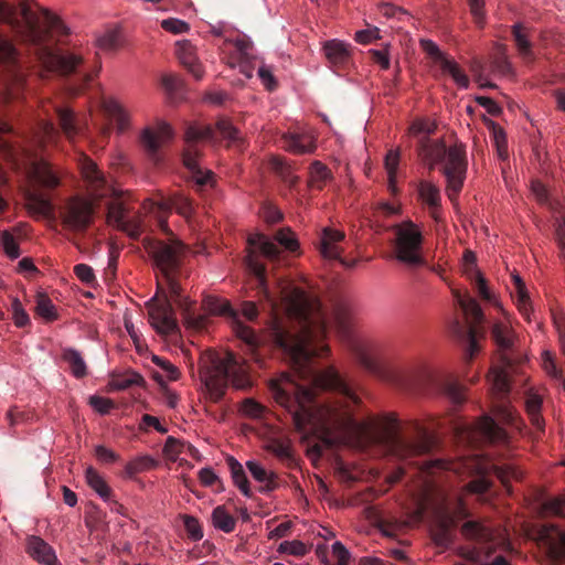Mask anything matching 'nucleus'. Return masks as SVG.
<instances>
[{
    "mask_svg": "<svg viewBox=\"0 0 565 565\" xmlns=\"http://www.w3.org/2000/svg\"><path fill=\"white\" fill-rule=\"evenodd\" d=\"M161 28L172 34L186 33L190 30L189 24L178 18H168L161 21Z\"/></svg>",
    "mask_w": 565,
    "mask_h": 565,
    "instance_id": "obj_62",
    "label": "nucleus"
},
{
    "mask_svg": "<svg viewBox=\"0 0 565 565\" xmlns=\"http://www.w3.org/2000/svg\"><path fill=\"white\" fill-rule=\"evenodd\" d=\"M88 404L100 415L108 414L115 406L110 398L99 395H92L88 398Z\"/></svg>",
    "mask_w": 565,
    "mask_h": 565,
    "instance_id": "obj_63",
    "label": "nucleus"
},
{
    "mask_svg": "<svg viewBox=\"0 0 565 565\" xmlns=\"http://www.w3.org/2000/svg\"><path fill=\"white\" fill-rule=\"evenodd\" d=\"M323 52L332 65H341L350 58V45L338 39L328 40L323 43Z\"/></svg>",
    "mask_w": 565,
    "mask_h": 565,
    "instance_id": "obj_31",
    "label": "nucleus"
},
{
    "mask_svg": "<svg viewBox=\"0 0 565 565\" xmlns=\"http://www.w3.org/2000/svg\"><path fill=\"white\" fill-rule=\"evenodd\" d=\"M418 194L423 202L431 209L438 207L440 204V191L429 181H422L418 185Z\"/></svg>",
    "mask_w": 565,
    "mask_h": 565,
    "instance_id": "obj_46",
    "label": "nucleus"
},
{
    "mask_svg": "<svg viewBox=\"0 0 565 565\" xmlns=\"http://www.w3.org/2000/svg\"><path fill=\"white\" fill-rule=\"evenodd\" d=\"M143 210L147 213L153 214L159 223L162 231L168 232V225L166 223V215L171 211L175 210L177 213L184 217H190L193 212V206L188 198L182 194H174L168 200L161 202H154L147 200L143 202Z\"/></svg>",
    "mask_w": 565,
    "mask_h": 565,
    "instance_id": "obj_16",
    "label": "nucleus"
},
{
    "mask_svg": "<svg viewBox=\"0 0 565 565\" xmlns=\"http://www.w3.org/2000/svg\"><path fill=\"white\" fill-rule=\"evenodd\" d=\"M12 307V318L14 324L19 328H23L30 322L29 315L23 309L21 301L18 298H14L11 303Z\"/></svg>",
    "mask_w": 565,
    "mask_h": 565,
    "instance_id": "obj_64",
    "label": "nucleus"
},
{
    "mask_svg": "<svg viewBox=\"0 0 565 565\" xmlns=\"http://www.w3.org/2000/svg\"><path fill=\"white\" fill-rule=\"evenodd\" d=\"M183 524L190 540L198 542L203 539V530L199 520L191 515H183Z\"/></svg>",
    "mask_w": 565,
    "mask_h": 565,
    "instance_id": "obj_58",
    "label": "nucleus"
},
{
    "mask_svg": "<svg viewBox=\"0 0 565 565\" xmlns=\"http://www.w3.org/2000/svg\"><path fill=\"white\" fill-rule=\"evenodd\" d=\"M552 319L554 328L558 335V342L562 353L565 355V311L562 308L553 309Z\"/></svg>",
    "mask_w": 565,
    "mask_h": 565,
    "instance_id": "obj_53",
    "label": "nucleus"
},
{
    "mask_svg": "<svg viewBox=\"0 0 565 565\" xmlns=\"http://www.w3.org/2000/svg\"><path fill=\"white\" fill-rule=\"evenodd\" d=\"M21 17L29 38L34 43H41L44 40L45 33L50 31L67 32L63 22L46 9H42L36 13L29 4L23 3L21 6Z\"/></svg>",
    "mask_w": 565,
    "mask_h": 565,
    "instance_id": "obj_11",
    "label": "nucleus"
},
{
    "mask_svg": "<svg viewBox=\"0 0 565 565\" xmlns=\"http://www.w3.org/2000/svg\"><path fill=\"white\" fill-rule=\"evenodd\" d=\"M246 266L257 279L258 288L273 308L282 307L290 316L302 323L298 334H291L280 324L271 328L273 341L290 358L299 377L310 381L321 390L338 392L339 401L317 404L311 390L299 384L290 374L280 373L269 381V391L277 405L287 411L299 431L339 430L358 431L370 435L374 443L398 460L415 463L413 459L431 448L430 438L420 431L416 438L398 433V419L394 414L383 416L372 423L359 424L353 417L354 408L360 404L359 396L341 379L333 367L317 371L312 365L313 356H321L328 347L321 343L326 333V323L315 317L318 303L301 289L284 278H277V291L271 292L266 280V269L254 252H248Z\"/></svg>",
    "mask_w": 565,
    "mask_h": 565,
    "instance_id": "obj_1",
    "label": "nucleus"
},
{
    "mask_svg": "<svg viewBox=\"0 0 565 565\" xmlns=\"http://www.w3.org/2000/svg\"><path fill=\"white\" fill-rule=\"evenodd\" d=\"M216 129L230 142H237L242 139L241 132L233 126L230 119H220L216 124Z\"/></svg>",
    "mask_w": 565,
    "mask_h": 565,
    "instance_id": "obj_56",
    "label": "nucleus"
},
{
    "mask_svg": "<svg viewBox=\"0 0 565 565\" xmlns=\"http://www.w3.org/2000/svg\"><path fill=\"white\" fill-rule=\"evenodd\" d=\"M276 242L289 252H295L299 247L296 235L289 227L279 230L274 238L262 233H255L248 237V244L257 247L269 259H275L279 255V247Z\"/></svg>",
    "mask_w": 565,
    "mask_h": 565,
    "instance_id": "obj_13",
    "label": "nucleus"
},
{
    "mask_svg": "<svg viewBox=\"0 0 565 565\" xmlns=\"http://www.w3.org/2000/svg\"><path fill=\"white\" fill-rule=\"evenodd\" d=\"M270 168L288 184L294 185L298 178L291 168L279 157H273L269 161Z\"/></svg>",
    "mask_w": 565,
    "mask_h": 565,
    "instance_id": "obj_49",
    "label": "nucleus"
},
{
    "mask_svg": "<svg viewBox=\"0 0 565 565\" xmlns=\"http://www.w3.org/2000/svg\"><path fill=\"white\" fill-rule=\"evenodd\" d=\"M95 210L93 202L73 196L61 207L60 216L65 230L71 232H84L93 223Z\"/></svg>",
    "mask_w": 565,
    "mask_h": 565,
    "instance_id": "obj_12",
    "label": "nucleus"
},
{
    "mask_svg": "<svg viewBox=\"0 0 565 565\" xmlns=\"http://www.w3.org/2000/svg\"><path fill=\"white\" fill-rule=\"evenodd\" d=\"M151 360L161 370V373H159V372L153 373V379L160 385H163L166 382H169V381H177L179 379L180 371L170 361H168L159 355H152Z\"/></svg>",
    "mask_w": 565,
    "mask_h": 565,
    "instance_id": "obj_38",
    "label": "nucleus"
},
{
    "mask_svg": "<svg viewBox=\"0 0 565 565\" xmlns=\"http://www.w3.org/2000/svg\"><path fill=\"white\" fill-rule=\"evenodd\" d=\"M282 147L294 153H311L316 149L315 139L309 134H288L282 137Z\"/></svg>",
    "mask_w": 565,
    "mask_h": 565,
    "instance_id": "obj_29",
    "label": "nucleus"
},
{
    "mask_svg": "<svg viewBox=\"0 0 565 565\" xmlns=\"http://www.w3.org/2000/svg\"><path fill=\"white\" fill-rule=\"evenodd\" d=\"M542 398L539 394L530 391L525 399L526 413L532 425L540 431L544 428V419L541 417Z\"/></svg>",
    "mask_w": 565,
    "mask_h": 565,
    "instance_id": "obj_40",
    "label": "nucleus"
},
{
    "mask_svg": "<svg viewBox=\"0 0 565 565\" xmlns=\"http://www.w3.org/2000/svg\"><path fill=\"white\" fill-rule=\"evenodd\" d=\"M345 234L333 227H324L320 233L319 250L323 258L329 260L340 259L343 248L341 243L344 241Z\"/></svg>",
    "mask_w": 565,
    "mask_h": 565,
    "instance_id": "obj_23",
    "label": "nucleus"
},
{
    "mask_svg": "<svg viewBox=\"0 0 565 565\" xmlns=\"http://www.w3.org/2000/svg\"><path fill=\"white\" fill-rule=\"evenodd\" d=\"M145 246L151 255L157 269L164 278L170 292L179 296L181 287L175 278V273L186 253L185 245L173 237L168 242L148 238Z\"/></svg>",
    "mask_w": 565,
    "mask_h": 565,
    "instance_id": "obj_6",
    "label": "nucleus"
},
{
    "mask_svg": "<svg viewBox=\"0 0 565 565\" xmlns=\"http://www.w3.org/2000/svg\"><path fill=\"white\" fill-rule=\"evenodd\" d=\"M177 297L179 298L178 305L182 310L185 327L195 331L204 329L206 327L207 317L203 313L195 312L192 308L193 302L188 297L181 296L180 292Z\"/></svg>",
    "mask_w": 565,
    "mask_h": 565,
    "instance_id": "obj_28",
    "label": "nucleus"
},
{
    "mask_svg": "<svg viewBox=\"0 0 565 565\" xmlns=\"http://www.w3.org/2000/svg\"><path fill=\"white\" fill-rule=\"evenodd\" d=\"M462 535L469 540L476 541L481 548L486 551V555L481 556L479 550L473 548L467 553V558L476 565H510L503 556H497L492 562L488 558L494 550L490 543L494 539V533L488 526L477 522L467 521L461 527Z\"/></svg>",
    "mask_w": 565,
    "mask_h": 565,
    "instance_id": "obj_10",
    "label": "nucleus"
},
{
    "mask_svg": "<svg viewBox=\"0 0 565 565\" xmlns=\"http://www.w3.org/2000/svg\"><path fill=\"white\" fill-rule=\"evenodd\" d=\"M85 479L87 484L96 492V494L104 500L109 502L111 499V489L105 481V479L93 468L88 467L85 471Z\"/></svg>",
    "mask_w": 565,
    "mask_h": 565,
    "instance_id": "obj_37",
    "label": "nucleus"
},
{
    "mask_svg": "<svg viewBox=\"0 0 565 565\" xmlns=\"http://www.w3.org/2000/svg\"><path fill=\"white\" fill-rule=\"evenodd\" d=\"M105 114L117 122L118 129L122 131L129 125V114L122 105L115 98H107L103 102Z\"/></svg>",
    "mask_w": 565,
    "mask_h": 565,
    "instance_id": "obj_34",
    "label": "nucleus"
},
{
    "mask_svg": "<svg viewBox=\"0 0 565 565\" xmlns=\"http://www.w3.org/2000/svg\"><path fill=\"white\" fill-rule=\"evenodd\" d=\"M330 178V170L320 161H315L310 167V182L313 186L321 188Z\"/></svg>",
    "mask_w": 565,
    "mask_h": 565,
    "instance_id": "obj_51",
    "label": "nucleus"
},
{
    "mask_svg": "<svg viewBox=\"0 0 565 565\" xmlns=\"http://www.w3.org/2000/svg\"><path fill=\"white\" fill-rule=\"evenodd\" d=\"M420 159L429 170L443 164V172L447 179V195L455 201L462 189L467 172L465 147L455 143L446 147L443 139L431 141L424 139L420 147Z\"/></svg>",
    "mask_w": 565,
    "mask_h": 565,
    "instance_id": "obj_4",
    "label": "nucleus"
},
{
    "mask_svg": "<svg viewBox=\"0 0 565 565\" xmlns=\"http://www.w3.org/2000/svg\"><path fill=\"white\" fill-rule=\"evenodd\" d=\"M177 56L180 63L188 70V72L196 79L200 81L204 76V70L200 63L195 47L188 40L177 42Z\"/></svg>",
    "mask_w": 565,
    "mask_h": 565,
    "instance_id": "obj_24",
    "label": "nucleus"
},
{
    "mask_svg": "<svg viewBox=\"0 0 565 565\" xmlns=\"http://www.w3.org/2000/svg\"><path fill=\"white\" fill-rule=\"evenodd\" d=\"M29 173L34 182L44 188L53 189L60 184V177L45 159L32 162Z\"/></svg>",
    "mask_w": 565,
    "mask_h": 565,
    "instance_id": "obj_27",
    "label": "nucleus"
},
{
    "mask_svg": "<svg viewBox=\"0 0 565 565\" xmlns=\"http://www.w3.org/2000/svg\"><path fill=\"white\" fill-rule=\"evenodd\" d=\"M492 337L502 352L501 364L493 365L488 375L493 394L492 413L503 423L516 426V414L504 396L510 391V372L513 362L511 352L516 345L518 335L508 321H501L493 324Z\"/></svg>",
    "mask_w": 565,
    "mask_h": 565,
    "instance_id": "obj_3",
    "label": "nucleus"
},
{
    "mask_svg": "<svg viewBox=\"0 0 565 565\" xmlns=\"http://www.w3.org/2000/svg\"><path fill=\"white\" fill-rule=\"evenodd\" d=\"M440 67L452 77L454 82L460 88H468L469 79L454 60L448 58L447 61H444V64Z\"/></svg>",
    "mask_w": 565,
    "mask_h": 565,
    "instance_id": "obj_50",
    "label": "nucleus"
},
{
    "mask_svg": "<svg viewBox=\"0 0 565 565\" xmlns=\"http://www.w3.org/2000/svg\"><path fill=\"white\" fill-rule=\"evenodd\" d=\"M57 116L60 126L70 141H74L75 138L83 132L82 126L77 122L73 111L67 108H58Z\"/></svg>",
    "mask_w": 565,
    "mask_h": 565,
    "instance_id": "obj_35",
    "label": "nucleus"
},
{
    "mask_svg": "<svg viewBox=\"0 0 565 565\" xmlns=\"http://www.w3.org/2000/svg\"><path fill=\"white\" fill-rule=\"evenodd\" d=\"M420 46L424 52L435 62L439 63L440 66L444 64V61L448 60V57L440 51L439 46L431 40L422 39Z\"/></svg>",
    "mask_w": 565,
    "mask_h": 565,
    "instance_id": "obj_61",
    "label": "nucleus"
},
{
    "mask_svg": "<svg viewBox=\"0 0 565 565\" xmlns=\"http://www.w3.org/2000/svg\"><path fill=\"white\" fill-rule=\"evenodd\" d=\"M212 523L215 529L230 533L234 531L236 521L224 507L218 505L212 512Z\"/></svg>",
    "mask_w": 565,
    "mask_h": 565,
    "instance_id": "obj_43",
    "label": "nucleus"
},
{
    "mask_svg": "<svg viewBox=\"0 0 565 565\" xmlns=\"http://www.w3.org/2000/svg\"><path fill=\"white\" fill-rule=\"evenodd\" d=\"M452 296L457 305L461 308L469 324L468 328L465 329L460 322L456 321L452 331L458 339L467 342L466 355L468 359H472L479 351L477 337L479 334V326L484 321V315L477 300L468 294H462L454 289Z\"/></svg>",
    "mask_w": 565,
    "mask_h": 565,
    "instance_id": "obj_7",
    "label": "nucleus"
},
{
    "mask_svg": "<svg viewBox=\"0 0 565 565\" xmlns=\"http://www.w3.org/2000/svg\"><path fill=\"white\" fill-rule=\"evenodd\" d=\"M35 311L45 321H53L57 318V311L52 300L43 292L36 295Z\"/></svg>",
    "mask_w": 565,
    "mask_h": 565,
    "instance_id": "obj_47",
    "label": "nucleus"
},
{
    "mask_svg": "<svg viewBox=\"0 0 565 565\" xmlns=\"http://www.w3.org/2000/svg\"><path fill=\"white\" fill-rule=\"evenodd\" d=\"M511 279L513 282V290L511 294L518 310L527 321H531L532 302L526 285L522 277L515 271L511 274Z\"/></svg>",
    "mask_w": 565,
    "mask_h": 565,
    "instance_id": "obj_26",
    "label": "nucleus"
},
{
    "mask_svg": "<svg viewBox=\"0 0 565 565\" xmlns=\"http://www.w3.org/2000/svg\"><path fill=\"white\" fill-rule=\"evenodd\" d=\"M246 468L255 481L262 484L260 490L271 491L276 488V473L273 470L266 469L260 462L256 460L246 461Z\"/></svg>",
    "mask_w": 565,
    "mask_h": 565,
    "instance_id": "obj_32",
    "label": "nucleus"
},
{
    "mask_svg": "<svg viewBox=\"0 0 565 565\" xmlns=\"http://www.w3.org/2000/svg\"><path fill=\"white\" fill-rule=\"evenodd\" d=\"M467 274L470 276L471 279H475V285H476L478 295L486 301H488L494 306H499L498 299L491 292V290L488 288L487 281H486L484 277L482 276V274L476 269H472L470 274L467 271Z\"/></svg>",
    "mask_w": 565,
    "mask_h": 565,
    "instance_id": "obj_48",
    "label": "nucleus"
},
{
    "mask_svg": "<svg viewBox=\"0 0 565 565\" xmlns=\"http://www.w3.org/2000/svg\"><path fill=\"white\" fill-rule=\"evenodd\" d=\"M200 376L204 394L212 402L222 399L228 382L237 390H246L252 385L245 363L232 352L213 358L210 365L202 367Z\"/></svg>",
    "mask_w": 565,
    "mask_h": 565,
    "instance_id": "obj_5",
    "label": "nucleus"
},
{
    "mask_svg": "<svg viewBox=\"0 0 565 565\" xmlns=\"http://www.w3.org/2000/svg\"><path fill=\"white\" fill-rule=\"evenodd\" d=\"M399 157H401L399 150L393 149L387 152V154L385 157V161H384L385 170L387 173V188L392 194H396L398 191V189H397V170H398V166H399Z\"/></svg>",
    "mask_w": 565,
    "mask_h": 565,
    "instance_id": "obj_39",
    "label": "nucleus"
},
{
    "mask_svg": "<svg viewBox=\"0 0 565 565\" xmlns=\"http://www.w3.org/2000/svg\"><path fill=\"white\" fill-rule=\"evenodd\" d=\"M173 136L172 128L169 124L161 121L154 128H147L142 132V142L149 152L151 160L159 163L160 156L158 149L161 143L169 140Z\"/></svg>",
    "mask_w": 565,
    "mask_h": 565,
    "instance_id": "obj_21",
    "label": "nucleus"
},
{
    "mask_svg": "<svg viewBox=\"0 0 565 565\" xmlns=\"http://www.w3.org/2000/svg\"><path fill=\"white\" fill-rule=\"evenodd\" d=\"M539 540L552 561L558 562L565 557V532L556 525H543L539 532Z\"/></svg>",
    "mask_w": 565,
    "mask_h": 565,
    "instance_id": "obj_20",
    "label": "nucleus"
},
{
    "mask_svg": "<svg viewBox=\"0 0 565 565\" xmlns=\"http://www.w3.org/2000/svg\"><path fill=\"white\" fill-rule=\"evenodd\" d=\"M149 321L160 334H169L177 330V321L172 306L169 302H156L154 298L148 302Z\"/></svg>",
    "mask_w": 565,
    "mask_h": 565,
    "instance_id": "obj_19",
    "label": "nucleus"
},
{
    "mask_svg": "<svg viewBox=\"0 0 565 565\" xmlns=\"http://www.w3.org/2000/svg\"><path fill=\"white\" fill-rule=\"evenodd\" d=\"M266 408L253 398H246L242 402L241 413L250 418H260Z\"/></svg>",
    "mask_w": 565,
    "mask_h": 565,
    "instance_id": "obj_60",
    "label": "nucleus"
},
{
    "mask_svg": "<svg viewBox=\"0 0 565 565\" xmlns=\"http://www.w3.org/2000/svg\"><path fill=\"white\" fill-rule=\"evenodd\" d=\"M476 428L489 441L503 443L508 438L505 430L489 415H484Z\"/></svg>",
    "mask_w": 565,
    "mask_h": 565,
    "instance_id": "obj_33",
    "label": "nucleus"
},
{
    "mask_svg": "<svg viewBox=\"0 0 565 565\" xmlns=\"http://www.w3.org/2000/svg\"><path fill=\"white\" fill-rule=\"evenodd\" d=\"M107 222L132 238L139 237L142 232L140 218L138 216L130 217L124 203L117 199L108 205Z\"/></svg>",
    "mask_w": 565,
    "mask_h": 565,
    "instance_id": "obj_18",
    "label": "nucleus"
},
{
    "mask_svg": "<svg viewBox=\"0 0 565 565\" xmlns=\"http://www.w3.org/2000/svg\"><path fill=\"white\" fill-rule=\"evenodd\" d=\"M228 465L231 469L232 479L235 486L239 489L243 495H245L246 498H250L252 491L243 466L234 458L230 459Z\"/></svg>",
    "mask_w": 565,
    "mask_h": 565,
    "instance_id": "obj_42",
    "label": "nucleus"
},
{
    "mask_svg": "<svg viewBox=\"0 0 565 565\" xmlns=\"http://www.w3.org/2000/svg\"><path fill=\"white\" fill-rule=\"evenodd\" d=\"M156 465L157 462L151 456H138L127 462L125 473L127 477L132 478L140 472L152 469Z\"/></svg>",
    "mask_w": 565,
    "mask_h": 565,
    "instance_id": "obj_45",
    "label": "nucleus"
},
{
    "mask_svg": "<svg viewBox=\"0 0 565 565\" xmlns=\"http://www.w3.org/2000/svg\"><path fill=\"white\" fill-rule=\"evenodd\" d=\"M63 360L70 365L72 374L82 379L87 374L86 363L81 353L75 349H65L63 351Z\"/></svg>",
    "mask_w": 565,
    "mask_h": 565,
    "instance_id": "obj_41",
    "label": "nucleus"
},
{
    "mask_svg": "<svg viewBox=\"0 0 565 565\" xmlns=\"http://www.w3.org/2000/svg\"><path fill=\"white\" fill-rule=\"evenodd\" d=\"M353 350L359 363L367 371L376 374L383 381L404 387L406 385L405 373L402 369L381 365L371 350L362 343H354Z\"/></svg>",
    "mask_w": 565,
    "mask_h": 565,
    "instance_id": "obj_14",
    "label": "nucleus"
},
{
    "mask_svg": "<svg viewBox=\"0 0 565 565\" xmlns=\"http://www.w3.org/2000/svg\"><path fill=\"white\" fill-rule=\"evenodd\" d=\"M351 559V553L349 550L339 541H335L331 545V556L323 557L321 559L322 565H349Z\"/></svg>",
    "mask_w": 565,
    "mask_h": 565,
    "instance_id": "obj_44",
    "label": "nucleus"
},
{
    "mask_svg": "<svg viewBox=\"0 0 565 565\" xmlns=\"http://www.w3.org/2000/svg\"><path fill=\"white\" fill-rule=\"evenodd\" d=\"M0 245L9 258L17 259L20 256L19 243L11 233L3 232L0 235Z\"/></svg>",
    "mask_w": 565,
    "mask_h": 565,
    "instance_id": "obj_54",
    "label": "nucleus"
},
{
    "mask_svg": "<svg viewBox=\"0 0 565 565\" xmlns=\"http://www.w3.org/2000/svg\"><path fill=\"white\" fill-rule=\"evenodd\" d=\"M29 213L35 217H53L51 201L38 191H29L25 195Z\"/></svg>",
    "mask_w": 565,
    "mask_h": 565,
    "instance_id": "obj_30",
    "label": "nucleus"
},
{
    "mask_svg": "<svg viewBox=\"0 0 565 565\" xmlns=\"http://www.w3.org/2000/svg\"><path fill=\"white\" fill-rule=\"evenodd\" d=\"M511 29L519 54L525 60H531L533 57V45L527 30L522 23H515Z\"/></svg>",
    "mask_w": 565,
    "mask_h": 565,
    "instance_id": "obj_36",
    "label": "nucleus"
},
{
    "mask_svg": "<svg viewBox=\"0 0 565 565\" xmlns=\"http://www.w3.org/2000/svg\"><path fill=\"white\" fill-rule=\"evenodd\" d=\"M469 470L479 476L467 484V490L472 493H484L490 488V481L487 475L493 472L503 484L510 480H520L523 477L522 470L513 461L495 463L491 460L476 457L458 462H449L441 459L425 461L419 466L420 478L423 480L424 500L428 501L437 489V481L440 475L446 472L461 473L462 470Z\"/></svg>",
    "mask_w": 565,
    "mask_h": 565,
    "instance_id": "obj_2",
    "label": "nucleus"
},
{
    "mask_svg": "<svg viewBox=\"0 0 565 565\" xmlns=\"http://www.w3.org/2000/svg\"><path fill=\"white\" fill-rule=\"evenodd\" d=\"M541 365L548 376L558 381H563L562 371L556 366L554 356L551 351L544 350L542 352Z\"/></svg>",
    "mask_w": 565,
    "mask_h": 565,
    "instance_id": "obj_55",
    "label": "nucleus"
},
{
    "mask_svg": "<svg viewBox=\"0 0 565 565\" xmlns=\"http://www.w3.org/2000/svg\"><path fill=\"white\" fill-rule=\"evenodd\" d=\"M202 306L203 309L209 315L224 316L231 318L235 334L250 348L257 345V337L254 333V331L248 326H245L237 319V315L233 311V309L231 308L230 303L226 300H223L214 296H206L203 299Z\"/></svg>",
    "mask_w": 565,
    "mask_h": 565,
    "instance_id": "obj_15",
    "label": "nucleus"
},
{
    "mask_svg": "<svg viewBox=\"0 0 565 565\" xmlns=\"http://www.w3.org/2000/svg\"><path fill=\"white\" fill-rule=\"evenodd\" d=\"M394 232V256L411 267L424 264L422 256L423 235L419 227L412 221H405L393 226Z\"/></svg>",
    "mask_w": 565,
    "mask_h": 565,
    "instance_id": "obj_8",
    "label": "nucleus"
},
{
    "mask_svg": "<svg viewBox=\"0 0 565 565\" xmlns=\"http://www.w3.org/2000/svg\"><path fill=\"white\" fill-rule=\"evenodd\" d=\"M213 130L210 126L190 125L185 131L186 149L183 153L184 166L192 172V178L199 188L213 185L214 174L211 170L203 171L199 166V152L195 143L203 140H211Z\"/></svg>",
    "mask_w": 565,
    "mask_h": 565,
    "instance_id": "obj_9",
    "label": "nucleus"
},
{
    "mask_svg": "<svg viewBox=\"0 0 565 565\" xmlns=\"http://www.w3.org/2000/svg\"><path fill=\"white\" fill-rule=\"evenodd\" d=\"M78 164L82 175L87 182L89 191L96 198H104L107 195L118 196V191L108 185L103 174L97 169L96 164L87 158L84 153H78Z\"/></svg>",
    "mask_w": 565,
    "mask_h": 565,
    "instance_id": "obj_17",
    "label": "nucleus"
},
{
    "mask_svg": "<svg viewBox=\"0 0 565 565\" xmlns=\"http://www.w3.org/2000/svg\"><path fill=\"white\" fill-rule=\"evenodd\" d=\"M542 512L545 515H564L565 514V498L556 497L546 500L542 505Z\"/></svg>",
    "mask_w": 565,
    "mask_h": 565,
    "instance_id": "obj_59",
    "label": "nucleus"
},
{
    "mask_svg": "<svg viewBox=\"0 0 565 565\" xmlns=\"http://www.w3.org/2000/svg\"><path fill=\"white\" fill-rule=\"evenodd\" d=\"M277 552L279 554H287L291 556H303L307 554L308 548L302 541L292 540L281 542L277 547Z\"/></svg>",
    "mask_w": 565,
    "mask_h": 565,
    "instance_id": "obj_52",
    "label": "nucleus"
},
{
    "mask_svg": "<svg viewBox=\"0 0 565 565\" xmlns=\"http://www.w3.org/2000/svg\"><path fill=\"white\" fill-rule=\"evenodd\" d=\"M29 555L43 565H57L58 559L54 548L40 536H29L26 540Z\"/></svg>",
    "mask_w": 565,
    "mask_h": 565,
    "instance_id": "obj_25",
    "label": "nucleus"
},
{
    "mask_svg": "<svg viewBox=\"0 0 565 565\" xmlns=\"http://www.w3.org/2000/svg\"><path fill=\"white\" fill-rule=\"evenodd\" d=\"M40 58L46 70L58 71L64 74L73 72L82 63L79 55L73 53L60 54L47 49L41 52Z\"/></svg>",
    "mask_w": 565,
    "mask_h": 565,
    "instance_id": "obj_22",
    "label": "nucleus"
},
{
    "mask_svg": "<svg viewBox=\"0 0 565 565\" xmlns=\"http://www.w3.org/2000/svg\"><path fill=\"white\" fill-rule=\"evenodd\" d=\"M267 449L281 459L291 457V445L286 439L276 438L269 440L267 444Z\"/></svg>",
    "mask_w": 565,
    "mask_h": 565,
    "instance_id": "obj_57",
    "label": "nucleus"
}]
</instances>
